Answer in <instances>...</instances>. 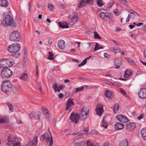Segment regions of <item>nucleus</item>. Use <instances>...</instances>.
Listing matches in <instances>:
<instances>
[{
    "label": "nucleus",
    "mask_w": 146,
    "mask_h": 146,
    "mask_svg": "<svg viewBox=\"0 0 146 146\" xmlns=\"http://www.w3.org/2000/svg\"><path fill=\"white\" fill-rule=\"evenodd\" d=\"M113 12L114 14L116 16H118L119 15V11L118 9H117L114 10H113Z\"/></svg>",
    "instance_id": "obj_43"
},
{
    "label": "nucleus",
    "mask_w": 146,
    "mask_h": 146,
    "mask_svg": "<svg viewBox=\"0 0 146 146\" xmlns=\"http://www.w3.org/2000/svg\"><path fill=\"white\" fill-rule=\"evenodd\" d=\"M84 133L86 134H87V133L88 131V128L86 127L84 128Z\"/></svg>",
    "instance_id": "obj_53"
},
{
    "label": "nucleus",
    "mask_w": 146,
    "mask_h": 146,
    "mask_svg": "<svg viewBox=\"0 0 146 146\" xmlns=\"http://www.w3.org/2000/svg\"><path fill=\"white\" fill-rule=\"evenodd\" d=\"M127 11L129 12L131 14L134 15L136 16H140V15L139 14L131 9H130L129 10H127Z\"/></svg>",
    "instance_id": "obj_31"
},
{
    "label": "nucleus",
    "mask_w": 146,
    "mask_h": 146,
    "mask_svg": "<svg viewBox=\"0 0 146 146\" xmlns=\"http://www.w3.org/2000/svg\"><path fill=\"white\" fill-rule=\"evenodd\" d=\"M115 127L116 130H119L123 129L124 126L123 124L119 122H117L115 125Z\"/></svg>",
    "instance_id": "obj_19"
},
{
    "label": "nucleus",
    "mask_w": 146,
    "mask_h": 146,
    "mask_svg": "<svg viewBox=\"0 0 146 146\" xmlns=\"http://www.w3.org/2000/svg\"><path fill=\"white\" fill-rule=\"evenodd\" d=\"M79 117V115L74 112L72 113L70 116V119L71 121L76 123L80 120Z\"/></svg>",
    "instance_id": "obj_10"
},
{
    "label": "nucleus",
    "mask_w": 146,
    "mask_h": 146,
    "mask_svg": "<svg viewBox=\"0 0 146 146\" xmlns=\"http://www.w3.org/2000/svg\"><path fill=\"white\" fill-rule=\"evenodd\" d=\"M139 97L142 99L146 98V88H142L140 91L138 93Z\"/></svg>",
    "instance_id": "obj_13"
},
{
    "label": "nucleus",
    "mask_w": 146,
    "mask_h": 146,
    "mask_svg": "<svg viewBox=\"0 0 146 146\" xmlns=\"http://www.w3.org/2000/svg\"><path fill=\"white\" fill-rule=\"evenodd\" d=\"M27 52H26V49H24V59H25V58H26L27 57Z\"/></svg>",
    "instance_id": "obj_52"
},
{
    "label": "nucleus",
    "mask_w": 146,
    "mask_h": 146,
    "mask_svg": "<svg viewBox=\"0 0 146 146\" xmlns=\"http://www.w3.org/2000/svg\"><path fill=\"white\" fill-rule=\"evenodd\" d=\"M37 137L35 136L30 142L26 144L25 146H36L38 141Z\"/></svg>",
    "instance_id": "obj_15"
},
{
    "label": "nucleus",
    "mask_w": 146,
    "mask_h": 146,
    "mask_svg": "<svg viewBox=\"0 0 146 146\" xmlns=\"http://www.w3.org/2000/svg\"><path fill=\"white\" fill-rule=\"evenodd\" d=\"M120 92L123 93V94L125 95L126 94V92L125 91L122 89H121L120 90Z\"/></svg>",
    "instance_id": "obj_60"
},
{
    "label": "nucleus",
    "mask_w": 146,
    "mask_h": 146,
    "mask_svg": "<svg viewBox=\"0 0 146 146\" xmlns=\"http://www.w3.org/2000/svg\"><path fill=\"white\" fill-rule=\"evenodd\" d=\"M96 2L97 4L100 7L102 6L105 4L102 0H97Z\"/></svg>",
    "instance_id": "obj_32"
},
{
    "label": "nucleus",
    "mask_w": 146,
    "mask_h": 146,
    "mask_svg": "<svg viewBox=\"0 0 146 146\" xmlns=\"http://www.w3.org/2000/svg\"><path fill=\"white\" fill-rule=\"evenodd\" d=\"M5 63H6L8 67H11L13 65V62L11 61L10 58L1 59L0 60V66L1 67L3 68H6L5 66Z\"/></svg>",
    "instance_id": "obj_8"
},
{
    "label": "nucleus",
    "mask_w": 146,
    "mask_h": 146,
    "mask_svg": "<svg viewBox=\"0 0 146 146\" xmlns=\"http://www.w3.org/2000/svg\"><path fill=\"white\" fill-rule=\"evenodd\" d=\"M58 87V85L56 83H55L53 85L52 88L54 90L55 92H57V91H56V90H57Z\"/></svg>",
    "instance_id": "obj_42"
},
{
    "label": "nucleus",
    "mask_w": 146,
    "mask_h": 146,
    "mask_svg": "<svg viewBox=\"0 0 146 146\" xmlns=\"http://www.w3.org/2000/svg\"><path fill=\"white\" fill-rule=\"evenodd\" d=\"M1 3L3 7H7L8 6V3L7 0H2Z\"/></svg>",
    "instance_id": "obj_33"
},
{
    "label": "nucleus",
    "mask_w": 146,
    "mask_h": 146,
    "mask_svg": "<svg viewBox=\"0 0 146 146\" xmlns=\"http://www.w3.org/2000/svg\"><path fill=\"white\" fill-rule=\"evenodd\" d=\"M5 67L6 68H4L1 72V76L3 79L9 78L13 75L12 71L10 69L8 68L6 66Z\"/></svg>",
    "instance_id": "obj_5"
},
{
    "label": "nucleus",
    "mask_w": 146,
    "mask_h": 146,
    "mask_svg": "<svg viewBox=\"0 0 146 146\" xmlns=\"http://www.w3.org/2000/svg\"><path fill=\"white\" fill-rule=\"evenodd\" d=\"M128 142L126 140L121 141L119 144V146H128Z\"/></svg>",
    "instance_id": "obj_29"
},
{
    "label": "nucleus",
    "mask_w": 146,
    "mask_h": 146,
    "mask_svg": "<svg viewBox=\"0 0 146 146\" xmlns=\"http://www.w3.org/2000/svg\"><path fill=\"white\" fill-rule=\"evenodd\" d=\"M126 60L127 62H131L132 63V64L133 65H135L136 64L135 62L131 58H126Z\"/></svg>",
    "instance_id": "obj_38"
},
{
    "label": "nucleus",
    "mask_w": 146,
    "mask_h": 146,
    "mask_svg": "<svg viewBox=\"0 0 146 146\" xmlns=\"http://www.w3.org/2000/svg\"><path fill=\"white\" fill-rule=\"evenodd\" d=\"M48 8L50 10H52L54 8V7L53 5L50 4H49L48 5Z\"/></svg>",
    "instance_id": "obj_47"
},
{
    "label": "nucleus",
    "mask_w": 146,
    "mask_h": 146,
    "mask_svg": "<svg viewBox=\"0 0 146 146\" xmlns=\"http://www.w3.org/2000/svg\"><path fill=\"white\" fill-rule=\"evenodd\" d=\"M94 38H95L100 39H101V37L99 35V34L96 31L94 32Z\"/></svg>",
    "instance_id": "obj_34"
},
{
    "label": "nucleus",
    "mask_w": 146,
    "mask_h": 146,
    "mask_svg": "<svg viewBox=\"0 0 146 146\" xmlns=\"http://www.w3.org/2000/svg\"><path fill=\"white\" fill-rule=\"evenodd\" d=\"M58 45L60 49H64V40H59L58 42Z\"/></svg>",
    "instance_id": "obj_23"
},
{
    "label": "nucleus",
    "mask_w": 146,
    "mask_h": 146,
    "mask_svg": "<svg viewBox=\"0 0 146 146\" xmlns=\"http://www.w3.org/2000/svg\"><path fill=\"white\" fill-rule=\"evenodd\" d=\"M122 3L125 5L128 6L129 4L127 2V0H121Z\"/></svg>",
    "instance_id": "obj_46"
},
{
    "label": "nucleus",
    "mask_w": 146,
    "mask_h": 146,
    "mask_svg": "<svg viewBox=\"0 0 146 146\" xmlns=\"http://www.w3.org/2000/svg\"><path fill=\"white\" fill-rule=\"evenodd\" d=\"M87 58H85L81 63L79 64L78 65V66L80 67L83 66L87 62Z\"/></svg>",
    "instance_id": "obj_40"
},
{
    "label": "nucleus",
    "mask_w": 146,
    "mask_h": 146,
    "mask_svg": "<svg viewBox=\"0 0 146 146\" xmlns=\"http://www.w3.org/2000/svg\"><path fill=\"white\" fill-rule=\"evenodd\" d=\"M84 88V86H81L80 87H79L78 88H76V92H79L80 91H82V90H83Z\"/></svg>",
    "instance_id": "obj_44"
},
{
    "label": "nucleus",
    "mask_w": 146,
    "mask_h": 146,
    "mask_svg": "<svg viewBox=\"0 0 146 146\" xmlns=\"http://www.w3.org/2000/svg\"><path fill=\"white\" fill-rule=\"evenodd\" d=\"M63 86L60 85L58 87L56 91H57V92H59L60 91V90H62L63 89Z\"/></svg>",
    "instance_id": "obj_49"
},
{
    "label": "nucleus",
    "mask_w": 146,
    "mask_h": 146,
    "mask_svg": "<svg viewBox=\"0 0 146 146\" xmlns=\"http://www.w3.org/2000/svg\"><path fill=\"white\" fill-rule=\"evenodd\" d=\"M98 132L97 131L95 130H93L90 132V134H97Z\"/></svg>",
    "instance_id": "obj_50"
},
{
    "label": "nucleus",
    "mask_w": 146,
    "mask_h": 146,
    "mask_svg": "<svg viewBox=\"0 0 146 146\" xmlns=\"http://www.w3.org/2000/svg\"><path fill=\"white\" fill-rule=\"evenodd\" d=\"M96 111L97 114L101 117L103 111V106L101 104H98L96 107Z\"/></svg>",
    "instance_id": "obj_12"
},
{
    "label": "nucleus",
    "mask_w": 146,
    "mask_h": 146,
    "mask_svg": "<svg viewBox=\"0 0 146 146\" xmlns=\"http://www.w3.org/2000/svg\"><path fill=\"white\" fill-rule=\"evenodd\" d=\"M78 80H86V78H85L84 77H78Z\"/></svg>",
    "instance_id": "obj_61"
},
{
    "label": "nucleus",
    "mask_w": 146,
    "mask_h": 146,
    "mask_svg": "<svg viewBox=\"0 0 146 146\" xmlns=\"http://www.w3.org/2000/svg\"><path fill=\"white\" fill-rule=\"evenodd\" d=\"M49 56H48L47 59L51 60H53L54 58L53 54L52 53V52H49Z\"/></svg>",
    "instance_id": "obj_36"
},
{
    "label": "nucleus",
    "mask_w": 146,
    "mask_h": 146,
    "mask_svg": "<svg viewBox=\"0 0 146 146\" xmlns=\"http://www.w3.org/2000/svg\"><path fill=\"white\" fill-rule=\"evenodd\" d=\"M16 138L13 135H10L7 138V141L9 144L15 143L14 142L15 141Z\"/></svg>",
    "instance_id": "obj_17"
},
{
    "label": "nucleus",
    "mask_w": 146,
    "mask_h": 146,
    "mask_svg": "<svg viewBox=\"0 0 146 146\" xmlns=\"http://www.w3.org/2000/svg\"><path fill=\"white\" fill-rule=\"evenodd\" d=\"M86 3V0H82L78 4V7L79 8L85 6Z\"/></svg>",
    "instance_id": "obj_25"
},
{
    "label": "nucleus",
    "mask_w": 146,
    "mask_h": 146,
    "mask_svg": "<svg viewBox=\"0 0 146 146\" xmlns=\"http://www.w3.org/2000/svg\"><path fill=\"white\" fill-rule=\"evenodd\" d=\"M68 22L64 23V28H70L76 24L78 21V18L77 14H73L69 16Z\"/></svg>",
    "instance_id": "obj_3"
},
{
    "label": "nucleus",
    "mask_w": 146,
    "mask_h": 146,
    "mask_svg": "<svg viewBox=\"0 0 146 146\" xmlns=\"http://www.w3.org/2000/svg\"><path fill=\"white\" fill-rule=\"evenodd\" d=\"M112 85L120 87L121 86H122L121 84L117 82H114L113 83H112Z\"/></svg>",
    "instance_id": "obj_48"
},
{
    "label": "nucleus",
    "mask_w": 146,
    "mask_h": 146,
    "mask_svg": "<svg viewBox=\"0 0 146 146\" xmlns=\"http://www.w3.org/2000/svg\"><path fill=\"white\" fill-rule=\"evenodd\" d=\"M141 133L143 139L146 141V127L144 128L141 130Z\"/></svg>",
    "instance_id": "obj_21"
},
{
    "label": "nucleus",
    "mask_w": 146,
    "mask_h": 146,
    "mask_svg": "<svg viewBox=\"0 0 146 146\" xmlns=\"http://www.w3.org/2000/svg\"><path fill=\"white\" fill-rule=\"evenodd\" d=\"M119 107V104L118 103H116L115 104L113 111L115 113H116L118 110Z\"/></svg>",
    "instance_id": "obj_30"
},
{
    "label": "nucleus",
    "mask_w": 146,
    "mask_h": 146,
    "mask_svg": "<svg viewBox=\"0 0 146 146\" xmlns=\"http://www.w3.org/2000/svg\"><path fill=\"white\" fill-rule=\"evenodd\" d=\"M89 111V109L88 107H84L79 115L80 119L82 121H85L87 117Z\"/></svg>",
    "instance_id": "obj_6"
},
{
    "label": "nucleus",
    "mask_w": 146,
    "mask_h": 146,
    "mask_svg": "<svg viewBox=\"0 0 146 146\" xmlns=\"http://www.w3.org/2000/svg\"><path fill=\"white\" fill-rule=\"evenodd\" d=\"M132 75V72L130 70L127 69L125 71L124 77L125 78H128L131 76Z\"/></svg>",
    "instance_id": "obj_22"
},
{
    "label": "nucleus",
    "mask_w": 146,
    "mask_h": 146,
    "mask_svg": "<svg viewBox=\"0 0 146 146\" xmlns=\"http://www.w3.org/2000/svg\"><path fill=\"white\" fill-rule=\"evenodd\" d=\"M42 112L44 114H45L48 113V109L45 107H42Z\"/></svg>",
    "instance_id": "obj_41"
},
{
    "label": "nucleus",
    "mask_w": 146,
    "mask_h": 146,
    "mask_svg": "<svg viewBox=\"0 0 146 146\" xmlns=\"http://www.w3.org/2000/svg\"><path fill=\"white\" fill-rule=\"evenodd\" d=\"M112 40L114 44H115L116 46H118L120 45L114 39H112Z\"/></svg>",
    "instance_id": "obj_56"
},
{
    "label": "nucleus",
    "mask_w": 146,
    "mask_h": 146,
    "mask_svg": "<svg viewBox=\"0 0 146 146\" xmlns=\"http://www.w3.org/2000/svg\"><path fill=\"white\" fill-rule=\"evenodd\" d=\"M104 56L107 58H109L110 57V55L107 53H105L104 54Z\"/></svg>",
    "instance_id": "obj_62"
},
{
    "label": "nucleus",
    "mask_w": 146,
    "mask_h": 146,
    "mask_svg": "<svg viewBox=\"0 0 146 146\" xmlns=\"http://www.w3.org/2000/svg\"><path fill=\"white\" fill-rule=\"evenodd\" d=\"M70 94L69 92L66 93L65 95H64V97L67 98L70 96Z\"/></svg>",
    "instance_id": "obj_54"
},
{
    "label": "nucleus",
    "mask_w": 146,
    "mask_h": 146,
    "mask_svg": "<svg viewBox=\"0 0 146 146\" xmlns=\"http://www.w3.org/2000/svg\"><path fill=\"white\" fill-rule=\"evenodd\" d=\"M9 39L12 41H19L20 40L19 34L17 31H13L11 33L9 37Z\"/></svg>",
    "instance_id": "obj_9"
},
{
    "label": "nucleus",
    "mask_w": 146,
    "mask_h": 146,
    "mask_svg": "<svg viewBox=\"0 0 146 146\" xmlns=\"http://www.w3.org/2000/svg\"><path fill=\"white\" fill-rule=\"evenodd\" d=\"M103 48H104L103 46L99 45L98 43H96L94 48V51L96 52L99 49Z\"/></svg>",
    "instance_id": "obj_28"
},
{
    "label": "nucleus",
    "mask_w": 146,
    "mask_h": 146,
    "mask_svg": "<svg viewBox=\"0 0 146 146\" xmlns=\"http://www.w3.org/2000/svg\"><path fill=\"white\" fill-rule=\"evenodd\" d=\"M105 95L107 98H110L112 95V92L109 90H106L105 92Z\"/></svg>",
    "instance_id": "obj_24"
},
{
    "label": "nucleus",
    "mask_w": 146,
    "mask_h": 146,
    "mask_svg": "<svg viewBox=\"0 0 146 146\" xmlns=\"http://www.w3.org/2000/svg\"><path fill=\"white\" fill-rule=\"evenodd\" d=\"M99 16L100 18L104 21H108L114 18L113 15L108 12H102Z\"/></svg>",
    "instance_id": "obj_7"
},
{
    "label": "nucleus",
    "mask_w": 146,
    "mask_h": 146,
    "mask_svg": "<svg viewBox=\"0 0 146 146\" xmlns=\"http://www.w3.org/2000/svg\"><path fill=\"white\" fill-rule=\"evenodd\" d=\"M21 48V45L17 43H13L9 46L7 48L8 51L12 54L13 56L15 57H19L20 55L19 53H17Z\"/></svg>",
    "instance_id": "obj_1"
},
{
    "label": "nucleus",
    "mask_w": 146,
    "mask_h": 146,
    "mask_svg": "<svg viewBox=\"0 0 146 146\" xmlns=\"http://www.w3.org/2000/svg\"><path fill=\"white\" fill-rule=\"evenodd\" d=\"M32 116H35V118L36 119L39 120L40 117V112H38L37 113H33L31 114V115Z\"/></svg>",
    "instance_id": "obj_27"
},
{
    "label": "nucleus",
    "mask_w": 146,
    "mask_h": 146,
    "mask_svg": "<svg viewBox=\"0 0 146 146\" xmlns=\"http://www.w3.org/2000/svg\"><path fill=\"white\" fill-rule=\"evenodd\" d=\"M7 104L11 112H12L13 110V105L9 102H7Z\"/></svg>",
    "instance_id": "obj_37"
},
{
    "label": "nucleus",
    "mask_w": 146,
    "mask_h": 146,
    "mask_svg": "<svg viewBox=\"0 0 146 146\" xmlns=\"http://www.w3.org/2000/svg\"><path fill=\"white\" fill-rule=\"evenodd\" d=\"M1 24L3 26H10L15 27L17 26L16 23L13 21V19L8 14L3 15V20L1 21Z\"/></svg>",
    "instance_id": "obj_2"
},
{
    "label": "nucleus",
    "mask_w": 146,
    "mask_h": 146,
    "mask_svg": "<svg viewBox=\"0 0 146 146\" xmlns=\"http://www.w3.org/2000/svg\"><path fill=\"white\" fill-rule=\"evenodd\" d=\"M142 29L143 31H146V23L144 25Z\"/></svg>",
    "instance_id": "obj_64"
},
{
    "label": "nucleus",
    "mask_w": 146,
    "mask_h": 146,
    "mask_svg": "<svg viewBox=\"0 0 146 146\" xmlns=\"http://www.w3.org/2000/svg\"><path fill=\"white\" fill-rule=\"evenodd\" d=\"M143 117V114L137 117V119L138 120H140L142 119Z\"/></svg>",
    "instance_id": "obj_58"
},
{
    "label": "nucleus",
    "mask_w": 146,
    "mask_h": 146,
    "mask_svg": "<svg viewBox=\"0 0 146 146\" xmlns=\"http://www.w3.org/2000/svg\"><path fill=\"white\" fill-rule=\"evenodd\" d=\"M20 143L19 142H17L14 144L13 146H20Z\"/></svg>",
    "instance_id": "obj_59"
},
{
    "label": "nucleus",
    "mask_w": 146,
    "mask_h": 146,
    "mask_svg": "<svg viewBox=\"0 0 146 146\" xmlns=\"http://www.w3.org/2000/svg\"><path fill=\"white\" fill-rule=\"evenodd\" d=\"M64 97V95L62 93H60L59 94V95L58 96V97L60 99H62Z\"/></svg>",
    "instance_id": "obj_57"
},
{
    "label": "nucleus",
    "mask_w": 146,
    "mask_h": 146,
    "mask_svg": "<svg viewBox=\"0 0 146 146\" xmlns=\"http://www.w3.org/2000/svg\"><path fill=\"white\" fill-rule=\"evenodd\" d=\"M58 25L60 28H64V22L63 21L59 22H58Z\"/></svg>",
    "instance_id": "obj_45"
},
{
    "label": "nucleus",
    "mask_w": 146,
    "mask_h": 146,
    "mask_svg": "<svg viewBox=\"0 0 146 146\" xmlns=\"http://www.w3.org/2000/svg\"><path fill=\"white\" fill-rule=\"evenodd\" d=\"M83 141V139L81 138H78L74 141V146H80L81 143Z\"/></svg>",
    "instance_id": "obj_20"
},
{
    "label": "nucleus",
    "mask_w": 146,
    "mask_h": 146,
    "mask_svg": "<svg viewBox=\"0 0 146 146\" xmlns=\"http://www.w3.org/2000/svg\"><path fill=\"white\" fill-rule=\"evenodd\" d=\"M12 86V84L9 81H3L1 85L2 91L5 93H7L11 90Z\"/></svg>",
    "instance_id": "obj_4"
},
{
    "label": "nucleus",
    "mask_w": 146,
    "mask_h": 146,
    "mask_svg": "<svg viewBox=\"0 0 146 146\" xmlns=\"http://www.w3.org/2000/svg\"><path fill=\"white\" fill-rule=\"evenodd\" d=\"M20 79L23 80H27L28 79L27 74L26 73H24L20 76Z\"/></svg>",
    "instance_id": "obj_26"
},
{
    "label": "nucleus",
    "mask_w": 146,
    "mask_h": 146,
    "mask_svg": "<svg viewBox=\"0 0 146 146\" xmlns=\"http://www.w3.org/2000/svg\"><path fill=\"white\" fill-rule=\"evenodd\" d=\"M101 126H102L105 127V128H106L107 127L108 125L107 123L105 122L104 119H103L102 121V124L101 125Z\"/></svg>",
    "instance_id": "obj_39"
},
{
    "label": "nucleus",
    "mask_w": 146,
    "mask_h": 146,
    "mask_svg": "<svg viewBox=\"0 0 146 146\" xmlns=\"http://www.w3.org/2000/svg\"><path fill=\"white\" fill-rule=\"evenodd\" d=\"M74 105L73 99L72 98H69L67 101V104L66 109V110H68Z\"/></svg>",
    "instance_id": "obj_16"
},
{
    "label": "nucleus",
    "mask_w": 146,
    "mask_h": 146,
    "mask_svg": "<svg viewBox=\"0 0 146 146\" xmlns=\"http://www.w3.org/2000/svg\"><path fill=\"white\" fill-rule=\"evenodd\" d=\"M49 133L51 136V138H50V136L48 134V135L47 137L46 138L45 141L47 143H49L48 145L49 146H52L53 144L52 138L51 136L50 132Z\"/></svg>",
    "instance_id": "obj_18"
},
{
    "label": "nucleus",
    "mask_w": 146,
    "mask_h": 146,
    "mask_svg": "<svg viewBox=\"0 0 146 146\" xmlns=\"http://www.w3.org/2000/svg\"><path fill=\"white\" fill-rule=\"evenodd\" d=\"M144 25V24L143 23L141 22V23H137L136 24V26L138 27H139L141 26H143Z\"/></svg>",
    "instance_id": "obj_55"
},
{
    "label": "nucleus",
    "mask_w": 146,
    "mask_h": 146,
    "mask_svg": "<svg viewBox=\"0 0 146 146\" xmlns=\"http://www.w3.org/2000/svg\"><path fill=\"white\" fill-rule=\"evenodd\" d=\"M136 127V125L134 123H129L127 124L126 128L127 131H132Z\"/></svg>",
    "instance_id": "obj_14"
},
{
    "label": "nucleus",
    "mask_w": 146,
    "mask_h": 146,
    "mask_svg": "<svg viewBox=\"0 0 146 146\" xmlns=\"http://www.w3.org/2000/svg\"><path fill=\"white\" fill-rule=\"evenodd\" d=\"M106 84L110 85H112V83L110 81H108L106 83Z\"/></svg>",
    "instance_id": "obj_63"
},
{
    "label": "nucleus",
    "mask_w": 146,
    "mask_h": 146,
    "mask_svg": "<svg viewBox=\"0 0 146 146\" xmlns=\"http://www.w3.org/2000/svg\"><path fill=\"white\" fill-rule=\"evenodd\" d=\"M48 134L47 133H45L43 135H41V137L40 138V140L41 141L43 140L45 138H46L48 136Z\"/></svg>",
    "instance_id": "obj_35"
},
{
    "label": "nucleus",
    "mask_w": 146,
    "mask_h": 146,
    "mask_svg": "<svg viewBox=\"0 0 146 146\" xmlns=\"http://www.w3.org/2000/svg\"><path fill=\"white\" fill-rule=\"evenodd\" d=\"M117 118L119 121L124 123H126L129 121V119L125 115H118L117 116Z\"/></svg>",
    "instance_id": "obj_11"
},
{
    "label": "nucleus",
    "mask_w": 146,
    "mask_h": 146,
    "mask_svg": "<svg viewBox=\"0 0 146 146\" xmlns=\"http://www.w3.org/2000/svg\"><path fill=\"white\" fill-rule=\"evenodd\" d=\"M121 51V49L119 48H115V50L114 51V52L115 53H119Z\"/></svg>",
    "instance_id": "obj_51"
}]
</instances>
